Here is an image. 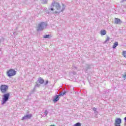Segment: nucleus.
<instances>
[{
    "label": "nucleus",
    "mask_w": 126,
    "mask_h": 126,
    "mask_svg": "<svg viewBox=\"0 0 126 126\" xmlns=\"http://www.w3.org/2000/svg\"><path fill=\"white\" fill-rule=\"evenodd\" d=\"M50 10L54 11V13H60L62 11L61 5L57 2H54L50 6Z\"/></svg>",
    "instance_id": "nucleus-1"
},
{
    "label": "nucleus",
    "mask_w": 126,
    "mask_h": 126,
    "mask_svg": "<svg viewBox=\"0 0 126 126\" xmlns=\"http://www.w3.org/2000/svg\"><path fill=\"white\" fill-rule=\"evenodd\" d=\"M48 26L46 22H42L38 24L37 27V31H40V30H44V28H46V27Z\"/></svg>",
    "instance_id": "nucleus-2"
},
{
    "label": "nucleus",
    "mask_w": 126,
    "mask_h": 126,
    "mask_svg": "<svg viewBox=\"0 0 126 126\" xmlns=\"http://www.w3.org/2000/svg\"><path fill=\"white\" fill-rule=\"evenodd\" d=\"M10 95V94L9 93H7L3 95L2 101L1 102L2 105H3V104H5L6 102L8 101Z\"/></svg>",
    "instance_id": "nucleus-3"
},
{
    "label": "nucleus",
    "mask_w": 126,
    "mask_h": 126,
    "mask_svg": "<svg viewBox=\"0 0 126 126\" xmlns=\"http://www.w3.org/2000/svg\"><path fill=\"white\" fill-rule=\"evenodd\" d=\"M6 74L9 77L14 76L16 74V71L13 69H10L7 71Z\"/></svg>",
    "instance_id": "nucleus-4"
},
{
    "label": "nucleus",
    "mask_w": 126,
    "mask_h": 126,
    "mask_svg": "<svg viewBox=\"0 0 126 126\" xmlns=\"http://www.w3.org/2000/svg\"><path fill=\"white\" fill-rule=\"evenodd\" d=\"M8 90V86L5 85H1L0 86V90L1 93H6Z\"/></svg>",
    "instance_id": "nucleus-5"
},
{
    "label": "nucleus",
    "mask_w": 126,
    "mask_h": 126,
    "mask_svg": "<svg viewBox=\"0 0 126 126\" xmlns=\"http://www.w3.org/2000/svg\"><path fill=\"white\" fill-rule=\"evenodd\" d=\"M122 123V120L120 118H117L115 120V126H121V123Z\"/></svg>",
    "instance_id": "nucleus-6"
},
{
    "label": "nucleus",
    "mask_w": 126,
    "mask_h": 126,
    "mask_svg": "<svg viewBox=\"0 0 126 126\" xmlns=\"http://www.w3.org/2000/svg\"><path fill=\"white\" fill-rule=\"evenodd\" d=\"M60 96H61V95H57L55 96V98L53 99V101L54 102H58V101H59V100H60Z\"/></svg>",
    "instance_id": "nucleus-7"
},
{
    "label": "nucleus",
    "mask_w": 126,
    "mask_h": 126,
    "mask_svg": "<svg viewBox=\"0 0 126 126\" xmlns=\"http://www.w3.org/2000/svg\"><path fill=\"white\" fill-rule=\"evenodd\" d=\"M101 35H106L107 32L105 30H101L100 32Z\"/></svg>",
    "instance_id": "nucleus-8"
},
{
    "label": "nucleus",
    "mask_w": 126,
    "mask_h": 126,
    "mask_svg": "<svg viewBox=\"0 0 126 126\" xmlns=\"http://www.w3.org/2000/svg\"><path fill=\"white\" fill-rule=\"evenodd\" d=\"M38 82L40 84H43V83H44V80L42 78H39L38 79Z\"/></svg>",
    "instance_id": "nucleus-9"
},
{
    "label": "nucleus",
    "mask_w": 126,
    "mask_h": 126,
    "mask_svg": "<svg viewBox=\"0 0 126 126\" xmlns=\"http://www.w3.org/2000/svg\"><path fill=\"white\" fill-rule=\"evenodd\" d=\"M121 22V20L119 18H115V23L116 24H119V23H120Z\"/></svg>",
    "instance_id": "nucleus-10"
},
{
    "label": "nucleus",
    "mask_w": 126,
    "mask_h": 126,
    "mask_svg": "<svg viewBox=\"0 0 126 126\" xmlns=\"http://www.w3.org/2000/svg\"><path fill=\"white\" fill-rule=\"evenodd\" d=\"M119 45V43H118V42H115L113 45V49H116V48H117V47H118V45Z\"/></svg>",
    "instance_id": "nucleus-11"
},
{
    "label": "nucleus",
    "mask_w": 126,
    "mask_h": 126,
    "mask_svg": "<svg viewBox=\"0 0 126 126\" xmlns=\"http://www.w3.org/2000/svg\"><path fill=\"white\" fill-rule=\"evenodd\" d=\"M50 34H45L43 36V38L46 39V38H49L50 37Z\"/></svg>",
    "instance_id": "nucleus-12"
},
{
    "label": "nucleus",
    "mask_w": 126,
    "mask_h": 126,
    "mask_svg": "<svg viewBox=\"0 0 126 126\" xmlns=\"http://www.w3.org/2000/svg\"><path fill=\"white\" fill-rule=\"evenodd\" d=\"M32 117V115L31 114L27 115L25 116L26 119H31Z\"/></svg>",
    "instance_id": "nucleus-13"
},
{
    "label": "nucleus",
    "mask_w": 126,
    "mask_h": 126,
    "mask_svg": "<svg viewBox=\"0 0 126 126\" xmlns=\"http://www.w3.org/2000/svg\"><path fill=\"white\" fill-rule=\"evenodd\" d=\"M122 55L124 58H126V51H123L122 52Z\"/></svg>",
    "instance_id": "nucleus-14"
},
{
    "label": "nucleus",
    "mask_w": 126,
    "mask_h": 126,
    "mask_svg": "<svg viewBox=\"0 0 126 126\" xmlns=\"http://www.w3.org/2000/svg\"><path fill=\"white\" fill-rule=\"evenodd\" d=\"M73 126H81V123L78 122L74 124Z\"/></svg>",
    "instance_id": "nucleus-15"
},
{
    "label": "nucleus",
    "mask_w": 126,
    "mask_h": 126,
    "mask_svg": "<svg viewBox=\"0 0 126 126\" xmlns=\"http://www.w3.org/2000/svg\"><path fill=\"white\" fill-rule=\"evenodd\" d=\"M66 93V92H64L59 95H60V96H63V95H64V94H65Z\"/></svg>",
    "instance_id": "nucleus-16"
},
{
    "label": "nucleus",
    "mask_w": 126,
    "mask_h": 126,
    "mask_svg": "<svg viewBox=\"0 0 126 126\" xmlns=\"http://www.w3.org/2000/svg\"><path fill=\"white\" fill-rule=\"evenodd\" d=\"M109 41H110V38L107 37L106 39L105 40V42H108Z\"/></svg>",
    "instance_id": "nucleus-17"
},
{
    "label": "nucleus",
    "mask_w": 126,
    "mask_h": 126,
    "mask_svg": "<svg viewBox=\"0 0 126 126\" xmlns=\"http://www.w3.org/2000/svg\"><path fill=\"white\" fill-rule=\"evenodd\" d=\"M123 77H124V78H126V72L125 73V74L123 75Z\"/></svg>",
    "instance_id": "nucleus-18"
},
{
    "label": "nucleus",
    "mask_w": 126,
    "mask_h": 126,
    "mask_svg": "<svg viewBox=\"0 0 126 126\" xmlns=\"http://www.w3.org/2000/svg\"><path fill=\"white\" fill-rule=\"evenodd\" d=\"M44 113H45V114L46 116H47V115H48V111L46 110Z\"/></svg>",
    "instance_id": "nucleus-19"
},
{
    "label": "nucleus",
    "mask_w": 126,
    "mask_h": 126,
    "mask_svg": "<svg viewBox=\"0 0 126 126\" xmlns=\"http://www.w3.org/2000/svg\"><path fill=\"white\" fill-rule=\"evenodd\" d=\"M25 119H26V117H25V116L24 117H23V118H22V121H24V120H25Z\"/></svg>",
    "instance_id": "nucleus-20"
},
{
    "label": "nucleus",
    "mask_w": 126,
    "mask_h": 126,
    "mask_svg": "<svg viewBox=\"0 0 126 126\" xmlns=\"http://www.w3.org/2000/svg\"><path fill=\"white\" fill-rule=\"evenodd\" d=\"M48 82H48V81H46V84H45V85H47V84L48 83Z\"/></svg>",
    "instance_id": "nucleus-21"
},
{
    "label": "nucleus",
    "mask_w": 126,
    "mask_h": 126,
    "mask_svg": "<svg viewBox=\"0 0 126 126\" xmlns=\"http://www.w3.org/2000/svg\"><path fill=\"white\" fill-rule=\"evenodd\" d=\"M124 120L126 121V117L124 118Z\"/></svg>",
    "instance_id": "nucleus-22"
}]
</instances>
